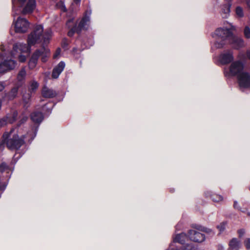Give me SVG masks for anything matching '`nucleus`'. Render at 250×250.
Returning a JSON list of instances; mask_svg holds the SVG:
<instances>
[{
    "label": "nucleus",
    "instance_id": "nucleus-1",
    "mask_svg": "<svg viewBox=\"0 0 250 250\" xmlns=\"http://www.w3.org/2000/svg\"><path fill=\"white\" fill-rule=\"evenodd\" d=\"M38 126L32 128L31 130L24 134L21 128H12L9 132L4 133L2 143L5 144L7 148L10 150H18L25 143V139H28L31 143L36 136Z\"/></svg>",
    "mask_w": 250,
    "mask_h": 250
},
{
    "label": "nucleus",
    "instance_id": "nucleus-2",
    "mask_svg": "<svg viewBox=\"0 0 250 250\" xmlns=\"http://www.w3.org/2000/svg\"><path fill=\"white\" fill-rule=\"evenodd\" d=\"M52 36L51 29H47L43 32V27L42 24L35 26L33 31L28 35V44L24 43L18 42L13 46L14 52H20L21 53L30 52V46L36 43H39L43 41V44L49 43Z\"/></svg>",
    "mask_w": 250,
    "mask_h": 250
},
{
    "label": "nucleus",
    "instance_id": "nucleus-3",
    "mask_svg": "<svg viewBox=\"0 0 250 250\" xmlns=\"http://www.w3.org/2000/svg\"><path fill=\"white\" fill-rule=\"evenodd\" d=\"M232 33L230 29L224 28H218L212 33V37L216 41L214 42L211 48L221 49L228 44Z\"/></svg>",
    "mask_w": 250,
    "mask_h": 250
},
{
    "label": "nucleus",
    "instance_id": "nucleus-4",
    "mask_svg": "<svg viewBox=\"0 0 250 250\" xmlns=\"http://www.w3.org/2000/svg\"><path fill=\"white\" fill-rule=\"evenodd\" d=\"M0 50L3 52L0 53V75H3L14 70L17 66V62L12 59L15 57L14 53L12 52L11 58L6 56L4 52L6 48L3 44L0 45Z\"/></svg>",
    "mask_w": 250,
    "mask_h": 250
},
{
    "label": "nucleus",
    "instance_id": "nucleus-5",
    "mask_svg": "<svg viewBox=\"0 0 250 250\" xmlns=\"http://www.w3.org/2000/svg\"><path fill=\"white\" fill-rule=\"evenodd\" d=\"M13 12L15 14L31 13L36 7V0H12Z\"/></svg>",
    "mask_w": 250,
    "mask_h": 250
},
{
    "label": "nucleus",
    "instance_id": "nucleus-6",
    "mask_svg": "<svg viewBox=\"0 0 250 250\" xmlns=\"http://www.w3.org/2000/svg\"><path fill=\"white\" fill-rule=\"evenodd\" d=\"M244 62L240 60L233 61L229 66L224 68V75L228 79L235 76L238 78V76L245 72L244 71Z\"/></svg>",
    "mask_w": 250,
    "mask_h": 250
},
{
    "label": "nucleus",
    "instance_id": "nucleus-7",
    "mask_svg": "<svg viewBox=\"0 0 250 250\" xmlns=\"http://www.w3.org/2000/svg\"><path fill=\"white\" fill-rule=\"evenodd\" d=\"M14 13L13 12V16L14 17L13 25L14 26L15 32L20 33L26 32L29 27V22L25 18L21 17H18L16 19V16L19 14H15L14 16Z\"/></svg>",
    "mask_w": 250,
    "mask_h": 250
},
{
    "label": "nucleus",
    "instance_id": "nucleus-8",
    "mask_svg": "<svg viewBox=\"0 0 250 250\" xmlns=\"http://www.w3.org/2000/svg\"><path fill=\"white\" fill-rule=\"evenodd\" d=\"M238 83L241 91H250V73L244 72L237 78Z\"/></svg>",
    "mask_w": 250,
    "mask_h": 250
},
{
    "label": "nucleus",
    "instance_id": "nucleus-9",
    "mask_svg": "<svg viewBox=\"0 0 250 250\" xmlns=\"http://www.w3.org/2000/svg\"><path fill=\"white\" fill-rule=\"evenodd\" d=\"M91 14V10L90 9L87 10L84 14V15L81 21L79 23L78 28H80V30L82 29L86 28V26L90 22V16ZM77 29L76 26H74L68 32V36L72 37L73 36L76 30Z\"/></svg>",
    "mask_w": 250,
    "mask_h": 250
},
{
    "label": "nucleus",
    "instance_id": "nucleus-10",
    "mask_svg": "<svg viewBox=\"0 0 250 250\" xmlns=\"http://www.w3.org/2000/svg\"><path fill=\"white\" fill-rule=\"evenodd\" d=\"M234 59L233 52L231 50L222 52L219 57V61L222 64H226L231 62Z\"/></svg>",
    "mask_w": 250,
    "mask_h": 250
},
{
    "label": "nucleus",
    "instance_id": "nucleus-11",
    "mask_svg": "<svg viewBox=\"0 0 250 250\" xmlns=\"http://www.w3.org/2000/svg\"><path fill=\"white\" fill-rule=\"evenodd\" d=\"M226 3L221 4L220 6L219 13L223 18H228L230 15L232 0H224Z\"/></svg>",
    "mask_w": 250,
    "mask_h": 250
},
{
    "label": "nucleus",
    "instance_id": "nucleus-12",
    "mask_svg": "<svg viewBox=\"0 0 250 250\" xmlns=\"http://www.w3.org/2000/svg\"><path fill=\"white\" fill-rule=\"evenodd\" d=\"M12 171L11 168L5 163L0 164V173L2 174L1 176L2 180L8 181L11 177Z\"/></svg>",
    "mask_w": 250,
    "mask_h": 250
},
{
    "label": "nucleus",
    "instance_id": "nucleus-13",
    "mask_svg": "<svg viewBox=\"0 0 250 250\" xmlns=\"http://www.w3.org/2000/svg\"><path fill=\"white\" fill-rule=\"evenodd\" d=\"M188 237L193 241L201 243L205 240L204 234L196 230H190L188 231Z\"/></svg>",
    "mask_w": 250,
    "mask_h": 250
},
{
    "label": "nucleus",
    "instance_id": "nucleus-14",
    "mask_svg": "<svg viewBox=\"0 0 250 250\" xmlns=\"http://www.w3.org/2000/svg\"><path fill=\"white\" fill-rule=\"evenodd\" d=\"M228 44H230L234 48L238 49L244 46V41L241 38L232 34Z\"/></svg>",
    "mask_w": 250,
    "mask_h": 250
},
{
    "label": "nucleus",
    "instance_id": "nucleus-15",
    "mask_svg": "<svg viewBox=\"0 0 250 250\" xmlns=\"http://www.w3.org/2000/svg\"><path fill=\"white\" fill-rule=\"evenodd\" d=\"M65 66V62L63 61L60 62L53 69L52 77L54 79L59 78L60 75L64 70Z\"/></svg>",
    "mask_w": 250,
    "mask_h": 250
},
{
    "label": "nucleus",
    "instance_id": "nucleus-16",
    "mask_svg": "<svg viewBox=\"0 0 250 250\" xmlns=\"http://www.w3.org/2000/svg\"><path fill=\"white\" fill-rule=\"evenodd\" d=\"M41 54V51L39 50H37L32 55L28 62V66L30 69H32L36 67L39 57Z\"/></svg>",
    "mask_w": 250,
    "mask_h": 250
},
{
    "label": "nucleus",
    "instance_id": "nucleus-17",
    "mask_svg": "<svg viewBox=\"0 0 250 250\" xmlns=\"http://www.w3.org/2000/svg\"><path fill=\"white\" fill-rule=\"evenodd\" d=\"M18 112L17 110L12 109L4 116L8 124L14 123L17 119Z\"/></svg>",
    "mask_w": 250,
    "mask_h": 250
},
{
    "label": "nucleus",
    "instance_id": "nucleus-18",
    "mask_svg": "<svg viewBox=\"0 0 250 250\" xmlns=\"http://www.w3.org/2000/svg\"><path fill=\"white\" fill-rule=\"evenodd\" d=\"M42 93L43 97L47 98H52L57 95V93L55 90L46 86L42 88Z\"/></svg>",
    "mask_w": 250,
    "mask_h": 250
},
{
    "label": "nucleus",
    "instance_id": "nucleus-19",
    "mask_svg": "<svg viewBox=\"0 0 250 250\" xmlns=\"http://www.w3.org/2000/svg\"><path fill=\"white\" fill-rule=\"evenodd\" d=\"M205 195L206 197L210 198L215 202H219L223 200V197L221 195L214 193L211 191H206Z\"/></svg>",
    "mask_w": 250,
    "mask_h": 250
},
{
    "label": "nucleus",
    "instance_id": "nucleus-20",
    "mask_svg": "<svg viewBox=\"0 0 250 250\" xmlns=\"http://www.w3.org/2000/svg\"><path fill=\"white\" fill-rule=\"evenodd\" d=\"M41 43H42V48L40 50H39L41 52L40 56H42V62H46L47 61V58L49 57V56L50 55V50L47 47H46L45 46V45L47 44H43V41H42V42H41Z\"/></svg>",
    "mask_w": 250,
    "mask_h": 250
},
{
    "label": "nucleus",
    "instance_id": "nucleus-21",
    "mask_svg": "<svg viewBox=\"0 0 250 250\" xmlns=\"http://www.w3.org/2000/svg\"><path fill=\"white\" fill-rule=\"evenodd\" d=\"M31 119L35 123L40 124L43 119V116L42 112L35 111L31 114Z\"/></svg>",
    "mask_w": 250,
    "mask_h": 250
},
{
    "label": "nucleus",
    "instance_id": "nucleus-22",
    "mask_svg": "<svg viewBox=\"0 0 250 250\" xmlns=\"http://www.w3.org/2000/svg\"><path fill=\"white\" fill-rule=\"evenodd\" d=\"M31 93L30 92H25L22 96V102L23 107L25 108H27L31 104Z\"/></svg>",
    "mask_w": 250,
    "mask_h": 250
},
{
    "label": "nucleus",
    "instance_id": "nucleus-23",
    "mask_svg": "<svg viewBox=\"0 0 250 250\" xmlns=\"http://www.w3.org/2000/svg\"><path fill=\"white\" fill-rule=\"evenodd\" d=\"M241 246V242L236 238H232L229 243L230 250H239Z\"/></svg>",
    "mask_w": 250,
    "mask_h": 250
},
{
    "label": "nucleus",
    "instance_id": "nucleus-24",
    "mask_svg": "<svg viewBox=\"0 0 250 250\" xmlns=\"http://www.w3.org/2000/svg\"><path fill=\"white\" fill-rule=\"evenodd\" d=\"M187 238V235L185 233H181L176 235L173 239V242H178L180 244H184L185 239Z\"/></svg>",
    "mask_w": 250,
    "mask_h": 250
},
{
    "label": "nucleus",
    "instance_id": "nucleus-25",
    "mask_svg": "<svg viewBox=\"0 0 250 250\" xmlns=\"http://www.w3.org/2000/svg\"><path fill=\"white\" fill-rule=\"evenodd\" d=\"M26 75V72L25 68H22L21 70L19 71L17 76V79L18 81L20 82H22L24 80Z\"/></svg>",
    "mask_w": 250,
    "mask_h": 250
},
{
    "label": "nucleus",
    "instance_id": "nucleus-26",
    "mask_svg": "<svg viewBox=\"0 0 250 250\" xmlns=\"http://www.w3.org/2000/svg\"><path fill=\"white\" fill-rule=\"evenodd\" d=\"M39 83L35 80L32 81L29 84V92L30 93L35 92L39 87Z\"/></svg>",
    "mask_w": 250,
    "mask_h": 250
},
{
    "label": "nucleus",
    "instance_id": "nucleus-27",
    "mask_svg": "<svg viewBox=\"0 0 250 250\" xmlns=\"http://www.w3.org/2000/svg\"><path fill=\"white\" fill-rule=\"evenodd\" d=\"M18 88L19 87H14L11 90V91L8 94V97L9 100H12L17 96L18 91Z\"/></svg>",
    "mask_w": 250,
    "mask_h": 250
},
{
    "label": "nucleus",
    "instance_id": "nucleus-28",
    "mask_svg": "<svg viewBox=\"0 0 250 250\" xmlns=\"http://www.w3.org/2000/svg\"><path fill=\"white\" fill-rule=\"evenodd\" d=\"M28 119V117L26 115H23L22 117H20V120L17 125V126L15 127L14 128H21V125L25 123Z\"/></svg>",
    "mask_w": 250,
    "mask_h": 250
},
{
    "label": "nucleus",
    "instance_id": "nucleus-29",
    "mask_svg": "<svg viewBox=\"0 0 250 250\" xmlns=\"http://www.w3.org/2000/svg\"><path fill=\"white\" fill-rule=\"evenodd\" d=\"M235 13L239 18L244 17V11L243 8L241 6H237L235 9Z\"/></svg>",
    "mask_w": 250,
    "mask_h": 250
},
{
    "label": "nucleus",
    "instance_id": "nucleus-30",
    "mask_svg": "<svg viewBox=\"0 0 250 250\" xmlns=\"http://www.w3.org/2000/svg\"><path fill=\"white\" fill-rule=\"evenodd\" d=\"M83 49H78L77 48H74L73 49V54L76 59H79L80 57V53Z\"/></svg>",
    "mask_w": 250,
    "mask_h": 250
},
{
    "label": "nucleus",
    "instance_id": "nucleus-31",
    "mask_svg": "<svg viewBox=\"0 0 250 250\" xmlns=\"http://www.w3.org/2000/svg\"><path fill=\"white\" fill-rule=\"evenodd\" d=\"M0 191H3L7 185V181L5 180V181H3V180H2V178H1V176L0 175Z\"/></svg>",
    "mask_w": 250,
    "mask_h": 250
},
{
    "label": "nucleus",
    "instance_id": "nucleus-32",
    "mask_svg": "<svg viewBox=\"0 0 250 250\" xmlns=\"http://www.w3.org/2000/svg\"><path fill=\"white\" fill-rule=\"evenodd\" d=\"M227 225V222L224 221L221 223L219 225L217 226V229H219L220 232H223L225 230L226 227Z\"/></svg>",
    "mask_w": 250,
    "mask_h": 250
},
{
    "label": "nucleus",
    "instance_id": "nucleus-33",
    "mask_svg": "<svg viewBox=\"0 0 250 250\" xmlns=\"http://www.w3.org/2000/svg\"><path fill=\"white\" fill-rule=\"evenodd\" d=\"M66 25L68 28H72L74 26H76L73 19L68 20L66 23Z\"/></svg>",
    "mask_w": 250,
    "mask_h": 250
},
{
    "label": "nucleus",
    "instance_id": "nucleus-34",
    "mask_svg": "<svg viewBox=\"0 0 250 250\" xmlns=\"http://www.w3.org/2000/svg\"><path fill=\"white\" fill-rule=\"evenodd\" d=\"M233 208L235 209H237L239 211H241L243 212H245L246 211V210L245 209H243L239 206V203L236 201H234V203H233Z\"/></svg>",
    "mask_w": 250,
    "mask_h": 250
},
{
    "label": "nucleus",
    "instance_id": "nucleus-35",
    "mask_svg": "<svg viewBox=\"0 0 250 250\" xmlns=\"http://www.w3.org/2000/svg\"><path fill=\"white\" fill-rule=\"evenodd\" d=\"M244 34L246 38H250V28L248 26H246L244 30Z\"/></svg>",
    "mask_w": 250,
    "mask_h": 250
},
{
    "label": "nucleus",
    "instance_id": "nucleus-36",
    "mask_svg": "<svg viewBox=\"0 0 250 250\" xmlns=\"http://www.w3.org/2000/svg\"><path fill=\"white\" fill-rule=\"evenodd\" d=\"M197 229L202 231H205L208 233H213L212 229L201 226L199 227Z\"/></svg>",
    "mask_w": 250,
    "mask_h": 250
},
{
    "label": "nucleus",
    "instance_id": "nucleus-37",
    "mask_svg": "<svg viewBox=\"0 0 250 250\" xmlns=\"http://www.w3.org/2000/svg\"><path fill=\"white\" fill-rule=\"evenodd\" d=\"M8 124L6 119L4 116L0 119V127L6 126Z\"/></svg>",
    "mask_w": 250,
    "mask_h": 250
},
{
    "label": "nucleus",
    "instance_id": "nucleus-38",
    "mask_svg": "<svg viewBox=\"0 0 250 250\" xmlns=\"http://www.w3.org/2000/svg\"><path fill=\"white\" fill-rule=\"evenodd\" d=\"M52 107H53L52 106L51 107H47L46 106V105L45 104L42 107V110L44 112V113H47L49 114L51 113Z\"/></svg>",
    "mask_w": 250,
    "mask_h": 250
},
{
    "label": "nucleus",
    "instance_id": "nucleus-39",
    "mask_svg": "<svg viewBox=\"0 0 250 250\" xmlns=\"http://www.w3.org/2000/svg\"><path fill=\"white\" fill-rule=\"evenodd\" d=\"M245 246L247 250H250V238H247L244 241Z\"/></svg>",
    "mask_w": 250,
    "mask_h": 250
},
{
    "label": "nucleus",
    "instance_id": "nucleus-40",
    "mask_svg": "<svg viewBox=\"0 0 250 250\" xmlns=\"http://www.w3.org/2000/svg\"><path fill=\"white\" fill-rule=\"evenodd\" d=\"M19 60L21 62H24L26 60V57L24 55H20L19 56Z\"/></svg>",
    "mask_w": 250,
    "mask_h": 250
},
{
    "label": "nucleus",
    "instance_id": "nucleus-41",
    "mask_svg": "<svg viewBox=\"0 0 250 250\" xmlns=\"http://www.w3.org/2000/svg\"><path fill=\"white\" fill-rule=\"evenodd\" d=\"M61 50L60 48H58L56 51L55 53L53 55V58L54 59H56L58 57V56L60 55Z\"/></svg>",
    "mask_w": 250,
    "mask_h": 250
},
{
    "label": "nucleus",
    "instance_id": "nucleus-42",
    "mask_svg": "<svg viewBox=\"0 0 250 250\" xmlns=\"http://www.w3.org/2000/svg\"><path fill=\"white\" fill-rule=\"evenodd\" d=\"M239 236L240 237H242L245 233V231L244 229H240L238 231Z\"/></svg>",
    "mask_w": 250,
    "mask_h": 250
},
{
    "label": "nucleus",
    "instance_id": "nucleus-43",
    "mask_svg": "<svg viewBox=\"0 0 250 250\" xmlns=\"http://www.w3.org/2000/svg\"><path fill=\"white\" fill-rule=\"evenodd\" d=\"M5 87L4 83L3 82H0V92Z\"/></svg>",
    "mask_w": 250,
    "mask_h": 250
},
{
    "label": "nucleus",
    "instance_id": "nucleus-44",
    "mask_svg": "<svg viewBox=\"0 0 250 250\" xmlns=\"http://www.w3.org/2000/svg\"><path fill=\"white\" fill-rule=\"evenodd\" d=\"M248 8L250 9V0H245Z\"/></svg>",
    "mask_w": 250,
    "mask_h": 250
},
{
    "label": "nucleus",
    "instance_id": "nucleus-45",
    "mask_svg": "<svg viewBox=\"0 0 250 250\" xmlns=\"http://www.w3.org/2000/svg\"><path fill=\"white\" fill-rule=\"evenodd\" d=\"M181 225H182V224H180V223L178 224L176 226V227H175V228H176V229H180V228L181 227Z\"/></svg>",
    "mask_w": 250,
    "mask_h": 250
},
{
    "label": "nucleus",
    "instance_id": "nucleus-46",
    "mask_svg": "<svg viewBox=\"0 0 250 250\" xmlns=\"http://www.w3.org/2000/svg\"><path fill=\"white\" fill-rule=\"evenodd\" d=\"M172 244H171L170 245L169 248L168 249H167V250H174L173 249V248H172Z\"/></svg>",
    "mask_w": 250,
    "mask_h": 250
},
{
    "label": "nucleus",
    "instance_id": "nucleus-47",
    "mask_svg": "<svg viewBox=\"0 0 250 250\" xmlns=\"http://www.w3.org/2000/svg\"><path fill=\"white\" fill-rule=\"evenodd\" d=\"M81 0H74V1L76 3L78 4V3H79L80 2Z\"/></svg>",
    "mask_w": 250,
    "mask_h": 250
},
{
    "label": "nucleus",
    "instance_id": "nucleus-48",
    "mask_svg": "<svg viewBox=\"0 0 250 250\" xmlns=\"http://www.w3.org/2000/svg\"><path fill=\"white\" fill-rule=\"evenodd\" d=\"M1 105H2V102H1V100H0V110L1 109Z\"/></svg>",
    "mask_w": 250,
    "mask_h": 250
},
{
    "label": "nucleus",
    "instance_id": "nucleus-49",
    "mask_svg": "<svg viewBox=\"0 0 250 250\" xmlns=\"http://www.w3.org/2000/svg\"><path fill=\"white\" fill-rule=\"evenodd\" d=\"M64 11L66 10V9L65 7H64V10H63Z\"/></svg>",
    "mask_w": 250,
    "mask_h": 250
},
{
    "label": "nucleus",
    "instance_id": "nucleus-50",
    "mask_svg": "<svg viewBox=\"0 0 250 250\" xmlns=\"http://www.w3.org/2000/svg\"><path fill=\"white\" fill-rule=\"evenodd\" d=\"M248 215H250V212H248Z\"/></svg>",
    "mask_w": 250,
    "mask_h": 250
}]
</instances>
